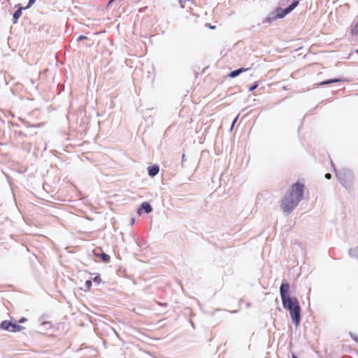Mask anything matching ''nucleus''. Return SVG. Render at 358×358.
I'll list each match as a JSON object with an SVG mask.
<instances>
[{
  "label": "nucleus",
  "instance_id": "1",
  "mask_svg": "<svg viewBox=\"0 0 358 358\" xmlns=\"http://www.w3.org/2000/svg\"><path fill=\"white\" fill-rule=\"evenodd\" d=\"M300 195L298 193L294 198L292 194H285L281 201V208L283 212L290 213L300 202Z\"/></svg>",
  "mask_w": 358,
  "mask_h": 358
},
{
  "label": "nucleus",
  "instance_id": "2",
  "mask_svg": "<svg viewBox=\"0 0 358 358\" xmlns=\"http://www.w3.org/2000/svg\"><path fill=\"white\" fill-rule=\"evenodd\" d=\"M299 4V1H294L289 7L281 9L280 8H278L275 10L276 15L273 17H267L265 19L264 22L271 23L273 20H276L278 18H282L284 17L287 14L290 13L294 8H295Z\"/></svg>",
  "mask_w": 358,
  "mask_h": 358
},
{
  "label": "nucleus",
  "instance_id": "3",
  "mask_svg": "<svg viewBox=\"0 0 358 358\" xmlns=\"http://www.w3.org/2000/svg\"><path fill=\"white\" fill-rule=\"evenodd\" d=\"M304 189H305V185L303 183H301L300 182H296L292 185L289 192H287V194H292V196L294 198H296L295 195L298 193V194H301L300 195V201H301L303 199V196Z\"/></svg>",
  "mask_w": 358,
  "mask_h": 358
},
{
  "label": "nucleus",
  "instance_id": "4",
  "mask_svg": "<svg viewBox=\"0 0 358 358\" xmlns=\"http://www.w3.org/2000/svg\"><path fill=\"white\" fill-rule=\"evenodd\" d=\"M0 327L2 329L7 330L10 332H17L22 329L24 327L15 323H12L8 320H4L0 324Z\"/></svg>",
  "mask_w": 358,
  "mask_h": 358
},
{
  "label": "nucleus",
  "instance_id": "5",
  "mask_svg": "<svg viewBox=\"0 0 358 358\" xmlns=\"http://www.w3.org/2000/svg\"><path fill=\"white\" fill-rule=\"evenodd\" d=\"M293 323L297 326L301 322V308L299 306H296L292 312L290 313Z\"/></svg>",
  "mask_w": 358,
  "mask_h": 358
},
{
  "label": "nucleus",
  "instance_id": "6",
  "mask_svg": "<svg viewBox=\"0 0 358 358\" xmlns=\"http://www.w3.org/2000/svg\"><path fill=\"white\" fill-rule=\"evenodd\" d=\"M283 307L289 310V313L292 312V310L296 306L299 305V301L296 299L287 298L285 300L282 301Z\"/></svg>",
  "mask_w": 358,
  "mask_h": 358
},
{
  "label": "nucleus",
  "instance_id": "7",
  "mask_svg": "<svg viewBox=\"0 0 358 358\" xmlns=\"http://www.w3.org/2000/svg\"><path fill=\"white\" fill-rule=\"evenodd\" d=\"M289 285L288 283H282L280 288V292L282 301L291 298L289 295Z\"/></svg>",
  "mask_w": 358,
  "mask_h": 358
},
{
  "label": "nucleus",
  "instance_id": "8",
  "mask_svg": "<svg viewBox=\"0 0 358 358\" xmlns=\"http://www.w3.org/2000/svg\"><path fill=\"white\" fill-rule=\"evenodd\" d=\"M148 174L153 177L155 176L159 171V168L157 165L150 166L148 168Z\"/></svg>",
  "mask_w": 358,
  "mask_h": 358
},
{
  "label": "nucleus",
  "instance_id": "9",
  "mask_svg": "<svg viewBox=\"0 0 358 358\" xmlns=\"http://www.w3.org/2000/svg\"><path fill=\"white\" fill-rule=\"evenodd\" d=\"M248 69H244V68H241V69H236L235 71H231L229 74V76L230 78H235L237 76H238L239 74H241V73L243 72H245L246 71H248Z\"/></svg>",
  "mask_w": 358,
  "mask_h": 358
},
{
  "label": "nucleus",
  "instance_id": "10",
  "mask_svg": "<svg viewBox=\"0 0 358 358\" xmlns=\"http://www.w3.org/2000/svg\"><path fill=\"white\" fill-rule=\"evenodd\" d=\"M343 81H345L344 79L335 78V79H331V80L323 81L320 83V85H329V84H331V83H340V82H343Z\"/></svg>",
  "mask_w": 358,
  "mask_h": 358
},
{
  "label": "nucleus",
  "instance_id": "11",
  "mask_svg": "<svg viewBox=\"0 0 358 358\" xmlns=\"http://www.w3.org/2000/svg\"><path fill=\"white\" fill-rule=\"evenodd\" d=\"M141 208L144 209L145 211L147 213H149L152 211V208L151 207V206L150 205L149 203L148 202H143L142 204H141Z\"/></svg>",
  "mask_w": 358,
  "mask_h": 358
},
{
  "label": "nucleus",
  "instance_id": "12",
  "mask_svg": "<svg viewBox=\"0 0 358 358\" xmlns=\"http://www.w3.org/2000/svg\"><path fill=\"white\" fill-rule=\"evenodd\" d=\"M22 8H19L13 14V18L15 19L14 23L17 22L18 18L22 15Z\"/></svg>",
  "mask_w": 358,
  "mask_h": 358
},
{
  "label": "nucleus",
  "instance_id": "13",
  "mask_svg": "<svg viewBox=\"0 0 358 358\" xmlns=\"http://www.w3.org/2000/svg\"><path fill=\"white\" fill-rule=\"evenodd\" d=\"M100 258H101L102 262H106V263L109 262L110 259V256L108 255L106 253L101 254L100 255Z\"/></svg>",
  "mask_w": 358,
  "mask_h": 358
},
{
  "label": "nucleus",
  "instance_id": "14",
  "mask_svg": "<svg viewBox=\"0 0 358 358\" xmlns=\"http://www.w3.org/2000/svg\"><path fill=\"white\" fill-rule=\"evenodd\" d=\"M351 34L355 36L358 34V22L352 28Z\"/></svg>",
  "mask_w": 358,
  "mask_h": 358
},
{
  "label": "nucleus",
  "instance_id": "15",
  "mask_svg": "<svg viewBox=\"0 0 358 358\" xmlns=\"http://www.w3.org/2000/svg\"><path fill=\"white\" fill-rule=\"evenodd\" d=\"M258 85H259L258 83H255L254 85H252V86H250L249 87V91L252 92L258 87Z\"/></svg>",
  "mask_w": 358,
  "mask_h": 358
},
{
  "label": "nucleus",
  "instance_id": "16",
  "mask_svg": "<svg viewBox=\"0 0 358 358\" xmlns=\"http://www.w3.org/2000/svg\"><path fill=\"white\" fill-rule=\"evenodd\" d=\"M85 287L87 289H90L92 287V282L90 280H87L85 282Z\"/></svg>",
  "mask_w": 358,
  "mask_h": 358
},
{
  "label": "nucleus",
  "instance_id": "17",
  "mask_svg": "<svg viewBox=\"0 0 358 358\" xmlns=\"http://www.w3.org/2000/svg\"><path fill=\"white\" fill-rule=\"evenodd\" d=\"M94 281L95 282H96L97 284H99V283H101V278H100L99 276H96V277L94 278Z\"/></svg>",
  "mask_w": 358,
  "mask_h": 358
},
{
  "label": "nucleus",
  "instance_id": "18",
  "mask_svg": "<svg viewBox=\"0 0 358 358\" xmlns=\"http://www.w3.org/2000/svg\"><path fill=\"white\" fill-rule=\"evenodd\" d=\"M35 1H36V0H29L28 5L27 6V7L25 8H29L30 6H31L35 3Z\"/></svg>",
  "mask_w": 358,
  "mask_h": 358
},
{
  "label": "nucleus",
  "instance_id": "19",
  "mask_svg": "<svg viewBox=\"0 0 358 358\" xmlns=\"http://www.w3.org/2000/svg\"><path fill=\"white\" fill-rule=\"evenodd\" d=\"M350 336H351V338L355 341H356L357 343H358V337L356 336V335H354L352 334H350Z\"/></svg>",
  "mask_w": 358,
  "mask_h": 358
},
{
  "label": "nucleus",
  "instance_id": "20",
  "mask_svg": "<svg viewBox=\"0 0 358 358\" xmlns=\"http://www.w3.org/2000/svg\"><path fill=\"white\" fill-rule=\"evenodd\" d=\"M206 26L208 27L211 29H215V26H212L210 24H206Z\"/></svg>",
  "mask_w": 358,
  "mask_h": 358
},
{
  "label": "nucleus",
  "instance_id": "21",
  "mask_svg": "<svg viewBox=\"0 0 358 358\" xmlns=\"http://www.w3.org/2000/svg\"><path fill=\"white\" fill-rule=\"evenodd\" d=\"M325 178L327 179H330L331 178V175L330 173H326Z\"/></svg>",
  "mask_w": 358,
  "mask_h": 358
},
{
  "label": "nucleus",
  "instance_id": "22",
  "mask_svg": "<svg viewBox=\"0 0 358 358\" xmlns=\"http://www.w3.org/2000/svg\"><path fill=\"white\" fill-rule=\"evenodd\" d=\"M87 37L86 36H80L78 37V41H80V40H83V39H86Z\"/></svg>",
  "mask_w": 358,
  "mask_h": 358
},
{
  "label": "nucleus",
  "instance_id": "23",
  "mask_svg": "<svg viewBox=\"0 0 358 358\" xmlns=\"http://www.w3.org/2000/svg\"><path fill=\"white\" fill-rule=\"evenodd\" d=\"M25 321H26V318L22 317V318H21V319L19 320V322H20V323H22V322H25Z\"/></svg>",
  "mask_w": 358,
  "mask_h": 358
},
{
  "label": "nucleus",
  "instance_id": "24",
  "mask_svg": "<svg viewBox=\"0 0 358 358\" xmlns=\"http://www.w3.org/2000/svg\"><path fill=\"white\" fill-rule=\"evenodd\" d=\"M236 120H237V118H236V119L234 120V122H233V124H232V126H234V124H235V122H236Z\"/></svg>",
  "mask_w": 358,
  "mask_h": 358
},
{
  "label": "nucleus",
  "instance_id": "25",
  "mask_svg": "<svg viewBox=\"0 0 358 358\" xmlns=\"http://www.w3.org/2000/svg\"><path fill=\"white\" fill-rule=\"evenodd\" d=\"M292 358H297V357L295 355H292Z\"/></svg>",
  "mask_w": 358,
  "mask_h": 358
},
{
  "label": "nucleus",
  "instance_id": "26",
  "mask_svg": "<svg viewBox=\"0 0 358 358\" xmlns=\"http://www.w3.org/2000/svg\"><path fill=\"white\" fill-rule=\"evenodd\" d=\"M356 52H357V53L358 54V50H357V51H356Z\"/></svg>",
  "mask_w": 358,
  "mask_h": 358
}]
</instances>
